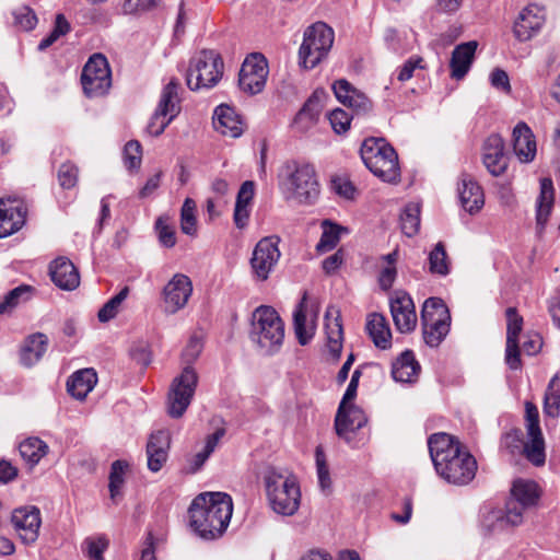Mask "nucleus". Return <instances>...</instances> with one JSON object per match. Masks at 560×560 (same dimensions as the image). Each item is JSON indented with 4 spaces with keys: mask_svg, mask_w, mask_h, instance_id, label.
<instances>
[{
    "mask_svg": "<svg viewBox=\"0 0 560 560\" xmlns=\"http://www.w3.org/2000/svg\"><path fill=\"white\" fill-rule=\"evenodd\" d=\"M15 23L23 31H32L37 24V16L32 9L25 7L15 13Z\"/></svg>",
    "mask_w": 560,
    "mask_h": 560,
    "instance_id": "nucleus-63",
    "label": "nucleus"
},
{
    "mask_svg": "<svg viewBox=\"0 0 560 560\" xmlns=\"http://www.w3.org/2000/svg\"><path fill=\"white\" fill-rule=\"evenodd\" d=\"M202 351V342L201 339L194 336L189 339L187 346L185 347L183 351V360L187 363V365L190 366V363H192L201 353Z\"/></svg>",
    "mask_w": 560,
    "mask_h": 560,
    "instance_id": "nucleus-64",
    "label": "nucleus"
},
{
    "mask_svg": "<svg viewBox=\"0 0 560 560\" xmlns=\"http://www.w3.org/2000/svg\"><path fill=\"white\" fill-rule=\"evenodd\" d=\"M560 411V377L556 374L549 382L544 397V412L556 418Z\"/></svg>",
    "mask_w": 560,
    "mask_h": 560,
    "instance_id": "nucleus-42",
    "label": "nucleus"
},
{
    "mask_svg": "<svg viewBox=\"0 0 560 560\" xmlns=\"http://www.w3.org/2000/svg\"><path fill=\"white\" fill-rule=\"evenodd\" d=\"M428 447L436 474L447 483L465 486L475 478L477 460L453 435L434 433Z\"/></svg>",
    "mask_w": 560,
    "mask_h": 560,
    "instance_id": "nucleus-1",
    "label": "nucleus"
},
{
    "mask_svg": "<svg viewBox=\"0 0 560 560\" xmlns=\"http://www.w3.org/2000/svg\"><path fill=\"white\" fill-rule=\"evenodd\" d=\"M525 427L527 434L541 433L538 408L530 401L525 402Z\"/></svg>",
    "mask_w": 560,
    "mask_h": 560,
    "instance_id": "nucleus-58",
    "label": "nucleus"
},
{
    "mask_svg": "<svg viewBox=\"0 0 560 560\" xmlns=\"http://www.w3.org/2000/svg\"><path fill=\"white\" fill-rule=\"evenodd\" d=\"M421 366L411 350H405L392 364V376L399 383H413Z\"/></svg>",
    "mask_w": 560,
    "mask_h": 560,
    "instance_id": "nucleus-30",
    "label": "nucleus"
},
{
    "mask_svg": "<svg viewBox=\"0 0 560 560\" xmlns=\"http://www.w3.org/2000/svg\"><path fill=\"white\" fill-rule=\"evenodd\" d=\"M527 508H523L522 505H520V503H516V501H514L513 499H510L506 503V511H505L504 516H502V517L495 516V517H497V520H500L501 522H505L506 524H509L511 526H517V525L522 524L523 512Z\"/></svg>",
    "mask_w": 560,
    "mask_h": 560,
    "instance_id": "nucleus-57",
    "label": "nucleus"
},
{
    "mask_svg": "<svg viewBox=\"0 0 560 560\" xmlns=\"http://www.w3.org/2000/svg\"><path fill=\"white\" fill-rule=\"evenodd\" d=\"M428 270L439 277H446L451 272V259L442 242L436 243L429 252Z\"/></svg>",
    "mask_w": 560,
    "mask_h": 560,
    "instance_id": "nucleus-38",
    "label": "nucleus"
},
{
    "mask_svg": "<svg viewBox=\"0 0 560 560\" xmlns=\"http://www.w3.org/2000/svg\"><path fill=\"white\" fill-rule=\"evenodd\" d=\"M171 445V436L168 431L159 430L153 432L147 443L148 468L158 472L166 463L168 450Z\"/></svg>",
    "mask_w": 560,
    "mask_h": 560,
    "instance_id": "nucleus-21",
    "label": "nucleus"
},
{
    "mask_svg": "<svg viewBox=\"0 0 560 560\" xmlns=\"http://www.w3.org/2000/svg\"><path fill=\"white\" fill-rule=\"evenodd\" d=\"M25 219L26 210L22 205L0 199V238L21 230Z\"/></svg>",
    "mask_w": 560,
    "mask_h": 560,
    "instance_id": "nucleus-24",
    "label": "nucleus"
},
{
    "mask_svg": "<svg viewBox=\"0 0 560 560\" xmlns=\"http://www.w3.org/2000/svg\"><path fill=\"white\" fill-rule=\"evenodd\" d=\"M11 523L25 545L35 542L42 524L40 511L37 506L27 505L13 510Z\"/></svg>",
    "mask_w": 560,
    "mask_h": 560,
    "instance_id": "nucleus-14",
    "label": "nucleus"
},
{
    "mask_svg": "<svg viewBox=\"0 0 560 560\" xmlns=\"http://www.w3.org/2000/svg\"><path fill=\"white\" fill-rule=\"evenodd\" d=\"M179 82L172 79L162 90L155 110L174 119L180 113V98L178 96Z\"/></svg>",
    "mask_w": 560,
    "mask_h": 560,
    "instance_id": "nucleus-33",
    "label": "nucleus"
},
{
    "mask_svg": "<svg viewBox=\"0 0 560 560\" xmlns=\"http://www.w3.org/2000/svg\"><path fill=\"white\" fill-rule=\"evenodd\" d=\"M306 293L293 312V327L296 339L301 346L307 345L315 334L314 323H306Z\"/></svg>",
    "mask_w": 560,
    "mask_h": 560,
    "instance_id": "nucleus-35",
    "label": "nucleus"
},
{
    "mask_svg": "<svg viewBox=\"0 0 560 560\" xmlns=\"http://www.w3.org/2000/svg\"><path fill=\"white\" fill-rule=\"evenodd\" d=\"M335 33L324 22H316L304 31L303 43L299 50L300 65L305 69L315 68L327 57L332 47Z\"/></svg>",
    "mask_w": 560,
    "mask_h": 560,
    "instance_id": "nucleus-8",
    "label": "nucleus"
},
{
    "mask_svg": "<svg viewBox=\"0 0 560 560\" xmlns=\"http://www.w3.org/2000/svg\"><path fill=\"white\" fill-rule=\"evenodd\" d=\"M71 30L70 23L62 13L56 15L52 31L38 44V50L43 51L50 47L61 36L68 34Z\"/></svg>",
    "mask_w": 560,
    "mask_h": 560,
    "instance_id": "nucleus-47",
    "label": "nucleus"
},
{
    "mask_svg": "<svg viewBox=\"0 0 560 560\" xmlns=\"http://www.w3.org/2000/svg\"><path fill=\"white\" fill-rule=\"evenodd\" d=\"M249 337L266 354L280 349L284 340V323L273 307L261 305L254 311Z\"/></svg>",
    "mask_w": 560,
    "mask_h": 560,
    "instance_id": "nucleus-5",
    "label": "nucleus"
},
{
    "mask_svg": "<svg viewBox=\"0 0 560 560\" xmlns=\"http://www.w3.org/2000/svg\"><path fill=\"white\" fill-rule=\"evenodd\" d=\"M22 458L35 466L48 452V445L38 438H28L20 443L19 446Z\"/></svg>",
    "mask_w": 560,
    "mask_h": 560,
    "instance_id": "nucleus-40",
    "label": "nucleus"
},
{
    "mask_svg": "<svg viewBox=\"0 0 560 560\" xmlns=\"http://www.w3.org/2000/svg\"><path fill=\"white\" fill-rule=\"evenodd\" d=\"M279 243L280 238L272 235L261 238L254 247L249 262L256 280L266 281L275 270L281 256Z\"/></svg>",
    "mask_w": 560,
    "mask_h": 560,
    "instance_id": "nucleus-12",
    "label": "nucleus"
},
{
    "mask_svg": "<svg viewBox=\"0 0 560 560\" xmlns=\"http://www.w3.org/2000/svg\"><path fill=\"white\" fill-rule=\"evenodd\" d=\"M483 164L493 176H500L508 167L504 142L499 135H491L483 144Z\"/></svg>",
    "mask_w": 560,
    "mask_h": 560,
    "instance_id": "nucleus-23",
    "label": "nucleus"
},
{
    "mask_svg": "<svg viewBox=\"0 0 560 560\" xmlns=\"http://www.w3.org/2000/svg\"><path fill=\"white\" fill-rule=\"evenodd\" d=\"M224 434V429H218L212 434L208 435L203 450L194 456L192 465L195 470H198L206 463Z\"/></svg>",
    "mask_w": 560,
    "mask_h": 560,
    "instance_id": "nucleus-49",
    "label": "nucleus"
},
{
    "mask_svg": "<svg viewBox=\"0 0 560 560\" xmlns=\"http://www.w3.org/2000/svg\"><path fill=\"white\" fill-rule=\"evenodd\" d=\"M162 0H125L122 12L128 15H139L156 9Z\"/></svg>",
    "mask_w": 560,
    "mask_h": 560,
    "instance_id": "nucleus-51",
    "label": "nucleus"
},
{
    "mask_svg": "<svg viewBox=\"0 0 560 560\" xmlns=\"http://www.w3.org/2000/svg\"><path fill=\"white\" fill-rule=\"evenodd\" d=\"M129 465L125 460H115L110 466L108 489L110 499L116 503V499L121 495V489L125 485V475Z\"/></svg>",
    "mask_w": 560,
    "mask_h": 560,
    "instance_id": "nucleus-43",
    "label": "nucleus"
},
{
    "mask_svg": "<svg viewBox=\"0 0 560 560\" xmlns=\"http://www.w3.org/2000/svg\"><path fill=\"white\" fill-rule=\"evenodd\" d=\"M544 10L529 4L524 8L514 22L513 33L520 42H526L536 36L545 24Z\"/></svg>",
    "mask_w": 560,
    "mask_h": 560,
    "instance_id": "nucleus-18",
    "label": "nucleus"
},
{
    "mask_svg": "<svg viewBox=\"0 0 560 560\" xmlns=\"http://www.w3.org/2000/svg\"><path fill=\"white\" fill-rule=\"evenodd\" d=\"M360 153L364 165L383 182L396 183L399 180L398 155L384 138L365 139Z\"/></svg>",
    "mask_w": 560,
    "mask_h": 560,
    "instance_id": "nucleus-4",
    "label": "nucleus"
},
{
    "mask_svg": "<svg viewBox=\"0 0 560 560\" xmlns=\"http://www.w3.org/2000/svg\"><path fill=\"white\" fill-rule=\"evenodd\" d=\"M318 114L317 102L310 98L296 114L294 122L296 125L303 122L308 125L314 124L317 120Z\"/></svg>",
    "mask_w": 560,
    "mask_h": 560,
    "instance_id": "nucleus-60",
    "label": "nucleus"
},
{
    "mask_svg": "<svg viewBox=\"0 0 560 560\" xmlns=\"http://www.w3.org/2000/svg\"><path fill=\"white\" fill-rule=\"evenodd\" d=\"M366 330L377 348L385 350L390 347L392 334L383 315L371 314L366 323Z\"/></svg>",
    "mask_w": 560,
    "mask_h": 560,
    "instance_id": "nucleus-34",
    "label": "nucleus"
},
{
    "mask_svg": "<svg viewBox=\"0 0 560 560\" xmlns=\"http://www.w3.org/2000/svg\"><path fill=\"white\" fill-rule=\"evenodd\" d=\"M323 233L319 242L316 245V250L318 253H326L334 249L340 241V234L342 231H347L345 228L331 223L328 220H325L322 224Z\"/></svg>",
    "mask_w": 560,
    "mask_h": 560,
    "instance_id": "nucleus-41",
    "label": "nucleus"
},
{
    "mask_svg": "<svg viewBox=\"0 0 560 560\" xmlns=\"http://www.w3.org/2000/svg\"><path fill=\"white\" fill-rule=\"evenodd\" d=\"M315 462H316L318 482H319L322 490L329 489L331 486V480H330L328 465L326 462V455H325L324 448L320 445H318L315 450Z\"/></svg>",
    "mask_w": 560,
    "mask_h": 560,
    "instance_id": "nucleus-52",
    "label": "nucleus"
},
{
    "mask_svg": "<svg viewBox=\"0 0 560 560\" xmlns=\"http://www.w3.org/2000/svg\"><path fill=\"white\" fill-rule=\"evenodd\" d=\"M266 497L271 510L283 516L295 514L300 506L301 491L296 478L272 467L264 474Z\"/></svg>",
    "mask_w": 560,
    "mask_h": 560,
    "instance_id": "nucleus-3",
    "label": "nucleus"
},
{
    "mask_svg": "<svg viewBox=\"0 0 560 560\" xmlns=\"http://www.w3.org/2000/svg\"><path fill=\"white\" fill-rule=\"evenodd\" d=\"M401 231L408 237L416 235L420 226V207L409 203L400 214Z\"/></svg>",
    "mask_w": 560,
    "mask_h": 560,
    "instance_id": "nucleus-44",
    "label": "nucleus"
},
{
    "mask_svg": "<svg viewBox=\"0 0 560 560\" xmlns=\"http://www.w3.org/2000/svg\"><path fill=\"white\" fill-rule=\"evenodd\" d=\"M527 442L523 445V454L534 466H542L546 462L545 440L542 433L527 434Z\"/></svg>",
    "mask_w": 560,
    "mask_h": 560,
    "instance_id": "nucleus-39",
    "label": "nucleus"
},
{
    "mask_svg": "<svg viewBox=\"0 0 560 560\" xmlns=\"http://www.w3.org/2000/svg\"><path fill=\"white\" fill-rule=\"evenodd\" d=\"M83 92L88 97L105 95L112 86V73L106 57L92 55L83 67L81 74Z\"/></svg>",
    "mask_w": 560,
    "mask_h": 560,
    "instance_id": "nucleus-11",
    "label": "nucleus"
},
{
    "mask_svg": "<svg viewBox=\"0 0 560 560\" xmlns=\"http://www.w3.org/2000/svg\"><path fill=\"white\" fill-rule=\"evenodd\" d=\"M191 293L190 279L183 273L174 275L163 289L164 312L175 314L184 308Z\"/></svg>",
    "mask_w": 560,
    "mask_h": 560,
    "instance_id": "nucleus-15",
    "label": "nucleus"
},
{
    "mask_svg": "<svg viewBox=\"0 0 560 560\" xmlns=\"http://www.w3.org/2000/svg\"><path fill=\"white\" fill-rule=\"evenodd\" d=\"M78 167L72 163H63L60 165L57 177L60 187L63 189H71L77 185L78 182Z\"/></svg>",
    "mask_w": 560,
    "mask_h": 560,
    "instance_id": "nucleus-54",
    "label": "nucleus"
},
{
    "mask_svg": "<svg viewBox=\"0 0 560 560\" xmlns=\"http://www.w3.org/2000/svg\"><path fill=\"white\" fill-rule=\"evenodd\" d=\"M424 61L419 56L410 57L399 69L397 79L400 82H405L410 80L413 77V72L416 69H423Z\"/></svg>",
    "mask_w": 560,
    "mask_h": 560,
    "instance_id": "nucleus-61",
    "label": "nucleus"
},
{
    "mask_svg": "<svg viewBox=\"0 0 560 560\" xmlns=\"http://www.w3.org/2000/svg\"><path fill=\"white\" fill-rule=\"evenodd\" d=\"M30 290L28 285H20L8 292L0 303V314L11 312L22 300H26Z\"/></svg>",
    "mask_w": 560,
    "mask_h": 560,
    "instance_id": "nucleus-50",
    "label": "nucleus"
},
{
    "mask_svg": "<svg viewBox=\"0 0 560 560\" xmlns=\"http://www.w3.org/2000/svg\"><path fill=\"white\" fill-rule=\"evenodd\" d=\"M332 91L336 98L345 106L351 108L355 114H368L372 110L373 105L371 100L346 79L335 81Z\"/></svg>",
    "mask_w": 560,
    "mask_h": 560,
    "instance_id": "nucleus-19",
    "label": "nucleus"
},
{
    "mask_svg": "<svg viewBox=\"0 0 560 560\" xmlns=\"http://www.w3.org/2000/svg\"><path fill=\"white\" fill-rule=\"evenodd\" d=\"M233 514V501L225 492H203L189 505V527L201 539L214 540L226 530Z\"/></svg>",
    "mask_w": 560,
    "mask_h": 560,
    "instance_id": "nucleus-2",
    "label": "nucleus"
},
{
    "mask_svg": "<svg viewBox=\"0 0 560 560\" xmlns=\"http://www.w3.org/2000/svg\"><path fill=\"white\" fill-rule=\"evenodd\" d=\"M523 432L521 429H512L504 433L500 441V448L508 451L510 454H515L523 447Z\"/></svg>",
    "mask_w": 560,
    "mask_h": 560,
    "instance_id": "nucleus-55",
    "label": "nucleus"
},
{
    "mask_svg": "<svg viewBox=\"0 0 560 560\" xmlns=\"http://www.w3.org/2000/svg\"><path fill=\"white\" fill-rule=\"evenodd\" d=\"M48 347V338L42 332L28 336L20 351V361L22 365L31 368L35 365L44 355Z\"/></svg>",
    "mask_w": 560,
    "mask_h": 560,
    "instance_id": "nucleus-31",
    "label": "nucleus"
},
{
    "mask_svg": "<svg viewBox=\"0 0 560 560\" xmlns=\"http://www.w3.org/2000/svg\"><path fill=\"white\" fill-rule=\"evenodd\" d=\"M268 72L267 59L261 54H252L241 67L238 85L244 92L257 94L265 88Z\"/></svg>",
    "mask_w": 560,
    "mask_h": 560,
    "instance_id": "nucleus-13",
    "label": "nucleus"
},
{
    "mask_svg": "<svg viewBox=\"0 0 560 560\" xmlns=\"http://www.w3.org/2000/svg\"><path fill=\"white\" fill-rule=\"evenodd\" d=\"M422 334L425 343L438 347L447 336L451 327V314L440 298H429L421 310Z\"/></svg>",
    "mask_w": 560,
    "mask_h": 560,
    "instance_id": "nucleus-9",
    "label": "nucleus"
},
{
    "mask_svg": "<svg viewBox=\"0 0 560 560\" xmlns=\"http://www.w3.org/2000/svg\"><path fill=\"white\" fill-rule=\"evenodd\" d=\"M329 121L335 132L343 133L350 128L351 117L346 110L336 108L329 114Z\"/></svg>",
    "mask_w": 560,
    "mask_h": 560,
    "instance_id": "nucleus-59",
    "label": "nucleus"
},
{
    "mask_svg": "<svg viewBox=\"0 0 560 560\" xmlns=\"http://www.w3.org/2000/svg\"><path fill=\"white\" fill-rule=\"evenodd\" d=\"M109 540L104 536L88 537L82 542V551L90 560H104L103 552L108 548Z\"/></svg>",
    "mask_w": 560,
    "mask_h": 560,
    "instance_id": "nucleus-48",
    "label": "nucleus"
},
{
    "mask_svg": "<svg viewBox=\"0 0 560 560\" xmlns=\"http://www.w3.org/2000/svg\"><path fill=\"white\" fill-rule=\"evenodd\" d=\"M505 315L508 320L505 362L510 369L517 370L522 365L518 336L523 329V317L518 315L515 307L506 308Z\"/></svg>",
    "mask_w": 560,
    "mask_h": 560,
    "instance_id": "nucleus-17",
    "label": "nucleus"
},
{
    "mask_svg": "<svg viewBox=\"0 0 560 560\" xmlns=\"http://www.w3.org/2000/svg\"><path fill=\"white\" fill-rule=\"evenodd\" d=\"M325 330L327 337V347L335 360H338L342 350L343 329L341 324L340 311L334 305H329L325 313Z\"/></svg>",
    "mask_w": 560,
    "mask_h": 560,
    "instance_id": "nucleus-25",
    "label": "nucleus"
},
{
    "mask_svg": "<svg viewBox=\"0 0 560 560\" xmlns=\"http://www.w3.org/2000/svg\"><path fill=\"white\" fill-rule=\"evenodd\" d=\"M155 230L158 232L160 243L171 248L176 244V234L173 226L167 223V220L159 218L155 222Z\"/></svg>",
    "mask_w": 560,
    "mask_h": 560,
    "instance_id": "nucleus-56",
    "label": "nucleus"
},
{
    "mask_svg": "<svg viewBox=\"0 0 560 560\" xmlns=\"http://www.w3.org/2000/svg\"><path fill=\"white\" fill-rule=\"evenodd\" d=\"M555 200L553 184L550 178L540 179V194L537 200L536 220L541 229L546 225Z\"/></svg>",
    "mask_w": 560,
    "mask_h": 560,
    "instance_id": "nucleus-36",
    "label": "nucleus"
},
{
    "mask_svg": "<svg viewBox=\"0 0 560 560\" xmlns=\"http://www.w3.org/2000/svg\"><path fill=\"white\" fill-rule=\"evenodd\" d=\"M96 383V373L92 369H83L70 376L67 382V390L72 397L84 399Z\"/></svg>",
    "mask_w": 560,
    "mask_h": 560,
    "instance_id": "nucleus-32",
    "label": "nucleus"
},
{
    "mask_svg": "<svg viewBox=\"0 0 560 560\" xmlns=\"http://www.w3.org/2000/svg\"><path fill=\"white\" fill-rule=\"evenodd\" d=\"M172 120L170 116L159 114V112L155 110L148 124L147 130L151 136L158 137L163 133Z\"/></svg>",
    "mask_w": 560,
    "mask_h": 560,
    "instance_id": "nucleus-62",
    "label": "nucleus"
},
{
    "mask_svg": "<svg viewBox=\"0 0 560 560\" xmlns=\"http://www.w3.org/2000/svg\"><path fill=\"white\" fill-rule=\"evenodd\" d=\"M198 384L196 371L186 365L176 376L168 389L166 410L171 418H180L190 405Z\"/></svg>",
    "mask_w": 560,
    "mask_h": 560,
    "instance_id": "nucleus-10",
    "label": "nucleus"
},
{
    "mask_svg": "<svg viewBox=\"0 0 560 560\" xmlns=\"http://www.w3.org/2000/svg\"><path fill=\"white\" fill-rule=\"evenodd\" d=\"M390 313L394 324L400 332H410L416 328L417 314L409 294L405 292L397 293L390 300Z\"/></svg>",
    "mask_w": 560,
    "mask_h": 560,
    "instance_id": "nucleus-20",
    "label": "nucleus"
},
{
    "mask_svg": "<svg viewBox=\"0 0 560 560\" xmlns=\"http://www.w3.org/2000/svg\"><path fill=\"white\" fill-rule=\"evenodd\" d=\"M513 149L521 162L528 163L536 155V141L530 128L518 122L513 130Z\"/></svg>",
    "mask_w": 560,
    "mask_h": 560,
    "instance_id": "nucleus-29",
    "label": "nucleus"
},
{
    "mask_svg": "<svg viewBox=\"0 0 560 560\" xmlns=\"http://www.w3.org/2000/svg\"><path fill=\"white\" fill-rule=\"evenodd\" d=\"M51 281L61 290L72 291L80 284V275L67 257H58L49 265Z\"/></svg>",
    "mask_w": 560,
    "mask_h": 560,
    "instance_id": "nucleus-22",
    "label": "nucleus"
},
{
    "mask_svg": "<svg viewBox=\"0 0 560 560\" xmlns=\"http://www.w3.org/2000/svg\"><path fill=\"white\" fill-rule=\"evenodd\" d=\"M128 294L129 288L125 287L116 295L109 299L98 311V320L106 323L113 319L118 314L119 307L121 303L127 299Z\"/></svg>",
    "mask_w": 560,
    "mask_h": 560,
    "instance_id": "nucleus-46",
    "label": "nucleus"
},
{
    "mask_svg": "<svg viewBox=\"0 0 560 560\" xmlns=\"http://www.w3.org/2000/svg\"><path fill=\"white\" fill-rule=\"evenodd\" d=\"M196 202L186 198L180 209V230L184 234L195 236L197 234Z\"/></svg>",
    "mask_w": 560,
    "mask_h": 560,
    "instance_id": "nucleus-45",
    "label": "nucleus"
},
{
    "mask_svg": "<svg viewBox=\"0 0 560 560\" xmlns=\"http://www.w3.org/2000/svg\"><path fill=\"white\" fill-rule=\"evenodd\" d=\"M511 495L523 508L534 506L539 499L538 485L532 480H515L511 489Z\"/></svg>",
    "mask_w": 560,
    "mask_h": 560,
    "instance_id": "nucleus-37",
    "label": "nucleus"
},
{
    "mask_svg": "<svg viewBox=\"0 0 560 560\" xmlns=\"http://www.w3.org/2000/svg\"><path fill=\"white\" fill-rule=\"evenodd\" d=\"M477 47L478 43L470 40L459 44L454 48L450 61L452 78L460 80L467 74L474 61Z\"/></svg>",
    "mask_w": 560,
    "mask_h": 560,
    "instance_id": "nucleus-28",
    "label": "nucleus"
},
{
    "mask_svg": "<svg viewBox=\"0 0 560 560\" xmlns=\"http://www.w3.org/2000/svg\"><path fill=\"white\" fill-rule=\"evenodd\" d=\"M213 127L223 136L238 138L243 131V121L236 110L226 105H219L213 115Z\"/></svg>",
    "mask_w": 560,
    "mask_h": 560,
    "instance_id": "nucleus-26",
    "label": "nucleus"
},
{
    "mask_svg": "<svg viewBox=\"0 0 560 560\" xmlns=\"http://www.w3.org/2000/svg\"><path fill=\"white\" fill-rule=\"evenodd\" d=\"M458 196L462 207L470 214L479 212L485 205L482 188L467 174L462 175Z\"/></svg>",
    "mask_w": 560,
    "mask_h": 560,
    "instance_id": "nucleus-27",
    "label": "nucleus"
},
{
    "mask_svg": "<svg viewBox=\"0 0 560 560\" xmlns=\"http://www.w3.org/2000/svg\"><path fill=\"white\" fill-rule=\"evenodd\" d=\"M366 422L368 418L362 409L353 405L346 407L339 405L335 417V431L346 443L355 446L352 444L353 435L357 431L362 429Z\"/></svg>",
    "mask_w": 560,
    "mask_h": 560,
    "instance_id": "nucleus-16",
    "label": "nucleus"
},
{
    "mask_svg": "<svg viewBox=\"0 0 560 560\" xmlns=\"http://www.w3.org/2000/svg\"><path fill=\"white\" fill-rule=\"evenodd\" d=\"M223 74V60L214 50H201L189 61L186 82L190 90L210 89Z\"/></svg>",
    "mask_w": 560,
    "mask_h": 560,
    "instance_id": "nucleus-7",
    "label": "nucleus"
},
{
    "mask_svg": "<svg viewBox=\"0 0 560 560\" xmlns=\"http://www.w3.org/2000/svg\"><path fill=\"white\" fill-rule=\"evenodd\" d=\"M142 150L141 144L137 140L126 143L124 149V162L128 170H137L141 165Z\"/></svg>",
    "mask_w": 560,
    "mask_h": 560,
    "instance_id": "nucleus-53",
    "label": "nucleus"
},
{
    "mask_svg": "<svg viewBox=\"0 0 560 560\" xmlns=\"http://www.w3.org/2000/svg\"><path fill=\"white\" fill-rule=\"evenodd\" d=\"M287 198L298 202H312L319 194V185L313 165L287 162L282 167Z\"/></svg>",
    "mask_w": 560,
    "mask_h": 560,
    "instance_id": "nucleus-6",
    "label": "nucleus"
}]
</instances>
